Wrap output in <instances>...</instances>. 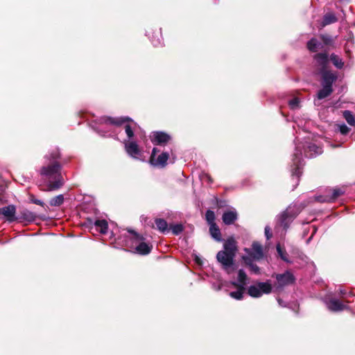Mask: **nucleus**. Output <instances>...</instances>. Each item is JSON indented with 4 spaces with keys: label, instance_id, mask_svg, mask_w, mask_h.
Masks as SVG:
<instances>
[{
    "label": "nucleus",
    "instance_id": "nucleus-1",
    "mask_svg": "<svg viewBox=\"0 0 355 355\" xmlns=\"http://www.w3.org/2000/svg\"><path fill=\"white\" fill-rule=\"evenodd\" d=\"M60 157L58 151L52 154V162L46 166H43L40 170V174L42 177L48 179L49 182L44 191H51L57 190L63 185V180L60 175L61 166L56 160Z\"/></svg>",
    "mask_w": 355,
    "mask_h": 355
},
{
    "label": "nucleus",
    "instance_id": "nucleus-2",
    "mask_svg": "<svg viewBox=\"0 0 355 355\" xmlns=\"http://www.w3.org/2000/svg\"><path fill=\"white\" fill-rule=\"evenodd\" d=\"M101 124L105 125L123 126L128 140H131L134 136V132L137 124L129 117H105L101 119Z\"/></svg>",
    "mask_w": 355,
    "mask_h": 355
},
{
    "label": "nucleus",
    "instance_id": "nucleus-3",
    "mask_svg": "<svg viewBox=\"0 0 355 355\" xmlns=\"http://www.w3.org/2000/svg\"><path fill=\"white\" fill-rule=\"evenodd\" d=\"M128 232L131 234L130 240L132 243L136 245L135 248V252L140 255H147L153 250V245L146 239L143 234H139L131 228L127 229Z\"/></svg>",
    "mask_w": 355,
    "mask_h": 355
},
{
    "label": "nucleus",
    "instance_id": "nucleus-4",
    "mask_svg": "<svg viewBox=\"0 0 355 355\" xmlns=\"http://www.w3.org/2000/svg\"><path fill=\"white\" fill-rule=\"evenodd\" d=\"M234 255L225 252L219 251L216 254L217 261L221 264L222 268L228 274L232 273L236 269L234 261Z\"/></svg>",
    "mask_w": 355,
    "mask_h": 355
},
{
    "label": "nucleus",
    "instance_id": "nucleus-5",
    "mask_svg": "<svg viewBox=\"0 0 355 355\" xmlns=\"http://www.w3.org/2000/svg\"><path fill=\"white\" fill-rule=\"evenodd\" d=\"M344 193L340 188L327 189L324 195L315 197V200L320 202H331Z\"/></svg>",
    "mask_w": 355,
    "mask_h": 355
},
{
    "label": "nucleus",
    "instance_id": "nucleus-6",
    "mask_svg": "<svg viewBox=\"0 0 355 355\" xmlns=\"http://www.w3.org/2000/svg\"><path fill=\"white\" fill-rule=\"evenodd\" d=\"M272 277H275L276 278L277 288H284L286 286L293 284L295 282V277L288 270H286L282 274L272 275Z\"/></svg>",
    "mask_w": 355,
    "mask_h": 355
},
{
    "label": "nucleus",
    "instance_id": "nucleus-7",
    "mask_svg": "<svg viewBox=\"0 0 355 355\" xmlns=\"http://www.w3.org/2000/svg\"><path fill=\"white\" fill-rule=\"evenodd\" d=\"M81 225L89 228L93 234L96 233L105 234L108 230V223H81Z\"/></svg>",
    "mask_w": 355,
    "mask_h": 355
},
{
    "label": "nucleus",
    "instance_id": "nucleus-8",
    "mask_svg": "<svg viewBox=\"0 0 355 355\" xmlns=\"http://www.w3.org/2000/svg\"><path fill=\"white\" fill-rule=\"evenodd\" d=\"M126 153L133 158H138L139 155L141 153V151L139 148V146L135 141L131 140H128L124 143Z\"/></svg>",
    "mask_w": 355,
    "mask_h": 355
},
{
    "label": "nucleus",
    "instance_id": "nucleus-9",
    "mask_svg": "<svg viewBox=\"0 0 355 355\" xmlns=\"http://www.w3.org/2000/svg\"><path fill=\"white\" fill-rule=\"evenodd\" d=\"M157 149L154 148L153 149L152 155L150 157V162L153 165L155 166H165L166 164V162L168 159V154L167 153H162L160 154L157 159H155V154H156Z\"/></svg>",
    "mask_w": 355,
    "mask_h": 355
},
{
    "label": "nucleus",
    "instance_id": "nucleus-10",
    "mask_svg": "<svg viewBox=\"0 0 355 355\" xmlns=\"http://www.w3.org/2000/svg\"><path fill=\"white\" fill-rule=\"evenodd\" d=\"M248 253L254 260H260L263 257L262 245L257 241L252 243L251 250Z\"/></svg>",
    "mask_w": 355,
    "mask_h": 355
},
{
    "label": "nucleus",
    "instance_id": "nucleus-11",
    "mask_svg": "<svg viewBox=\"0 0 355 355\" xmlns=\"http://www.w3.org/2000/svg\"><path fill=\"white\" fill-rule=\"evenodd\" d=\"M299 214L295 206H289L282 214L280 222H290Z\"/></svg>",
    "mask_w": 355,
    "mask_h": 355
},
{
    "label": "nucleus",
    "instance_id": "nucleus-12",
    "mask_svg": "<svg viewBox=\"0 0 355 355\" xmlns=\"http://www.w3.org/2000/svg\"><path fill=\"white\" fill-rule=\"evenodd\" d=\"M170 139V136L162 132H155L151 137L152 142L155 145L166 144Z\"/></svg>",
    "mask_w": 355,
    "mask_h": 355
},
{
    "label": "nucleus",
    "instance_id": "nucleus-13",
    "mask_svg": "<svg viewBox=\"0 0 355 355\" xmlns=\"http://www.w3.org/2000/svg\"><path fill=\"white\" fill-rule=\"evenodd\" d=\"M15 213L16 208L15 206L12 205L0 208V215H3L7 220L10 221L14 219Z\"/></svg>",
    "mask_w": 355,
    "mask_h": 355
},
{
    "label": "nucleus",
    "instance_id": "nucleus-14",
    "mask_svg": "<svg viewBox=\"0 0 355 355\" xmlns=\"http://www.w3.org/2000/svg\"><path fill=\"white\" fill-rule=\"evenodd\" d=\"M223 247L224 250H220V252H225L234 256L236 255V252L237 251V246L236 242L233 238L227 239V240L225 242Z\"/></svg>",
    "mask_w": 355,
    "mask_h": 355
},
{
    "label": "nucleus",
    "instance_id": "nucleus-15",
    "mask_svg": "<svg viewBox=\"0 0 355 355\" xmlns=\"http://www.w3.org/2000/svg\"><path fill=\"white\" fill-rule=\"evenodd\" d=\"M232 285L234 286L237 291H232L230 293V296L235 300H241L243 298V293L245 290V287L241 284H239L238 282H232Z\"/></svg>",
    "mask_w": 355,
    "mask_h": 355
},
{
    "label": "nucleus",
    "instance_id": "nucleus-16",
    "mask_svg": "<svg viewBox=\"0 0 355 355\" xmlns=\"http://www.w3.org/2000/svg\"><path fill=\"white\" fill-rule=\"evenodd\" d=\"M328 309L334 312L340 311L347 309V306L341 303L338 300L331 299L327 303Z\"/></svg>",
    "mask_w": 355,
    "mask_h": 355
},
{
    "label": "nucleus",
    "instance_id": "nucleus-17",
    "mask_svg": "<svg viewBox=\"0 0 355 355\" xmlns=\"http://www.w3.org/2000/svg\"><path fill=\"white\" fill-rule=\"evenodd\" d=\"M322 85H329V87L332 86L333 83L336 80V76L329 72V71H324L322 74Z\"/></svg>",
    "mask_w": 355,
    "mask_h": 355
},
{
    "label": "nucleus",
    "instance_id": "nucleus-18",
    "mask_svg": "<svg viewBox=\"0 0 355 355\" xmlns=\"http://www.w3.org/2000/svg\"><path fill=\"white\" fill-rule=\"evenodd\" d=\"M314 59L316 60L317 63L323 69H325L327 67V64L329 62V58L327 53H317L314 55Z\"/></svg>",
    "mask_w": 355,
    "mask_h": 355
},
{
    "label": "nucleus",
    "instance_id": "nucleus-19",
    "mask_svg": "<svg viewBox=\"0 0 355 355\" xmlns=\"http://www.w3.org/2000/svg\"><path fill=\"white\" fill-rule=\"evenodd\" d=\"M257 286L259 289V292L261 293V295L263 294H270L272 290V285L269 280L266 282H257Z\"/></svg>",
    "mask_w": 355,
    "mask_h": 355
},
{
    "label": "nucleus",
    "instance_id": "nucleus-20",
    "mask_svg": "<svg viewBox=\"0 0 355 355\" xmlns=\"http://www.w3.org/2000/svg\"><path fill=\"white\" fill-rule=\"evenodd\" d=\"M209 233L212 238L217 241H221V234L219 227L216 225V223H209Z\"/></svg>",
    "mask_w": 355,
    "mask_h": 355
},
{
    "label": "nucleus",
    "instance_id": "nucleus-21",
    "mask_svg": "<svg viewBox=\"0 0 355 355\" xmlns=\"http://www.w3.org/2000/svg\"><path fill=\"white\" fill-rule=\"evenodd\" d=\"M322 152L321 148L312 144L308 146L307 149L305 150V155L306 157H311L313 156L320 155Z\"/></svg>",
    "mask_w": 355,
    "mask_h": 355
},
{
    "label": "nucleus",
    "instance_id": "nucleus-22",
    "mask_svg": "<svg viewBox=\"0 0 355 355\" xmlns=\"http://www.w3.org/2000/svg\"><path fill=\"white\" fill-rule=\"evenodd\" d=\"M237 220V213L235 210H230L223 215V222H234Z\"/></svg>",
    "mask_w": 355,
    "mask_h": 355
},
{
    "label": "nucleus",
    "instance_id": "nucleus-23",
    "mask_svg": "<svg viewBox=\"0 0 355 355\" xmlns=\"http://www.w3.org/2000/svg\"><path fill=\"white\" fill-rule=\"evenodd\" d=\"M337 21L338 19L334 13H327L324 16L321 26L324 27L327 25L334 24Z\"/></svg>",
    "mask_w": 355,
    "mask_h": 355
},
{
    "label": "nucleus",
    "instance_id": "nucleus-24",
    "mask_svg": "<svg viewBox=\"0 0 355 355\" xmlns=\"http://www.w3.org/2000/svg\"><path fill=\"white\" fill-rule=\"evenodd\" d=\"M151 227L153 229H157L163 234H167L170 232L169 223H152Z\"/></svg>",
    "mask_w": 355,
    "mask_h": 355
},
{
    "label": "nucleus",
    "instance_id": "nucleus-25",
    "mask_svg": "<svg viewBox=\"0 0 355 355\" xmlns=\"http://www.w3.org/2000/svg\"><path fill=\"white\" fill-rule=\"evenodd\" d=\"M332 92L331 87L329 85H322V88L318 93V98L319 99H323L329 96Z\"/></svg>",
    "mask_w": 355,
    "mask_h": 355
},
{
    "label": "nucleus",
    "instance_id": "nucleus-26",
    "mask_svg": "<svg viewBox=\"0 0 355 355\" xmlns=\"http://www.w3.org/2000/svg\"><path fill=\"white\" fill-rule=\"evenodd\" d=\"M321 46L320 42H319L316 39L312 38L307 43V48L310 51L315 52L317 51Z\"/></svg>",
    "mask_w": 355,
    "mask_h": 355
},
{
    "label": "nucleus",
    "instance_id": "nucleus-27",
    "mask_svg": "<svg viewBox=\"0 0 355 355\" xmlns=\"http://www.w3.org/2000/svg\"><path fill=\"white\" fill-rule=\"evenodd\" d=\"M170 231L174 235H179L184 229L182 223H169Z\"/></svg>",
    "mask_w": 355,
    "mask_h": 355
},
{
    "label": "nucleus",
    "instance_id": "nucleus-28",
    "mask_svg": "<svg viewBox=\"0 0 355 355\" xmlns=\"http://www.w3.org/2000/svg\"><path fill=\"white\" fill-rule=\"evenodd\" d=\"M248 294L254 298L260 297L261 296V292H259V289L257 286V284L256 285H252L248 287Z\"/></svg>",
    "mask_w": 355,
    "mask_h": 355
},
{
    "label": "nucleus",
    "instance_id": "nucleus-29",
    "mask_svg": "<svg viewBox=\"0 0 355 355\" xmlns=\"http://www.w3.org/2000/svg\"><path fill=\"white\" fill-rule=\"evenodd\" d=\"M276 249H277V251L278 252V254L279 255V257H281V259L284 261L285 262H287V263H290V260L288 259V254L286 252V251L282 248L280 245L279 243H278L276 246Z\"/></svg>",
    "mask_w": 355,
    "mask_h": 355
},
{
    "label": "nucleus",
    "instance_id": "nucleus-30",
    "mask_svg": "<svg viewBox=\"0 0 355 355\" xmlns=\"http://www.w3.org/2000/svg\"><path fill=\"white\" fill-rule=\"evenodd\" d=\"M248 277L245 272L243 269H240L238 271V282L239 284L245 286L247 284Z\"/></svg>",
    "mask_w": 355,
    "mask_h": 355
},
{
    "label": "nucleus",
    "instance_id": "nucleus-31",
    "mask_svg": "<svg viewBox=\"0 0 355 355\" xmlns=\"http://www.w3.org/2000/svg\"><path fill=\"white\" fill-rule=\"evenodd\" d=\"M343 116L350 125H355V116L353 115L352 112L349 110L344 111Z\"/></svg>",
    "mask_w": 355,
    "mask_h": 355
},
{
    "label": "nucleus",
    "instance_id": "nucleus-32",
    "mask_svg": "<svg viewBox=\"0 0 355 355\" xmlns=\"http://www.w3.org/2000/svg\"><path fill=\"white\" fill-rule=\"evenodd\" d=\"M64 202V196L63 195L60 194L58 195L54 198H53L50 202L49 204L51 206L53 207H58L60 206Z\"/></svg>",
    "mask_w": 355,
    "mask_h": 355
},
{
    "label": "nucleus",
    "instance_id": "nucleus-33",
    "mask_svg": "<svg viewBox=\"0 0 355 355\" xmlns=\"http://www.w3.org/2000/svg\"><path fill=\"white\" fill-rule=\"evenodd\" d=\"M330 60H331L333 64L335 65V67H336L338 69H341L344 65L343 62L339 58V56H338L335 54L331 55Z\"/></svg>",
    "mask_w": 355,
    "mask_h": 355
},
{
    "label": "nucleus",
    "instance_id": "nucleus-34",
    "mask_svg": "<svg viewBox=\"0 0 355 355\" xmlns=\"http://www.w3.org/2000/svg\"><path fill=\"white\" fill-rule=\"evenodd\" d=\"M301 152H298V147L296 148V153L294 155L293 163L296 165V170L300 168V165L301 164ZM295 173L297 174V171H295Z\"/></svg>",
    "mask_w": 355,
    "mask_h": 355
},
{
    "label": "nucleus",
    "instance_id": "nucleus-35",
    "mask_svg": "<svg viewBox=\"0 0 355 355\" xmlns=\"http://www.w3.org/2000/svg\"><path fill=\"white\" fill-rule=\"evenodd\" d=\"M215 219V214L213 211L208 210L206 212V220L207 222H214Z\"/></svg>",
    "mask_w": 355,
    "mask_h": 355
},
{
    "label": "nucleus",
    "instance_id": "nucleus-36",
    "mask_svg": "<svg viewBox=\"0 0 355 355\" xmlns=\"http://www.w3.org/2000/svg\"><path fill=\"white\" fill-rule=\"evenodd\" d=\"M339 131L343 135H346L349 132V128L345 124H341L338 125Z\"/></svg>",
    "mask_w": 355,
    "mask_h": 355
},
{
    "label": "nucleus",
    "instance_id": "nucleus-37",
    "mask_svg": "<svg viewBox=\"0 0 355 355\" xmlns=\"http://www.w3.org/2000/svg\"><path fill=\"white\" fill-rule=\"evenodd\" d=\"M300 101L297 98H295L289 101V105L292 109H295L298 107Z\"/></svg>",
    "mask_w": 355,
    "mask_h": 355
},
{
    "label": "nucleus",
    "instance_id": "nucleus-38",
    "mask_svg": "<svg viewBox=\"0 0 355 355\" xmlns=\"http://www.w3.org/2000/svg\"><path fill=\"white\" fill-rule=\"evenodd\" d=\"M243 259L244 261L245 264L249 268L254 263L252 257H243Z\"/></svg>",
    "mask_w": 355,
    "mask_h": 355
},
{
    "label": "nucleus",
    "instance_id": "nucleus-39",
    "mask_svg": "<svg viewBox=\"0 0 355 355\" xmlns=\"http://www.w3.org/2000/svg\"><path fill=\"white\" fill-rule=\"evenodd\" d=\"M249 268L252 272L256 275L260 274V268L257 264L253 263Z\"/></svg>",
    "mask_w": 355,
    "mask_h": 355
},
{
    "label": "nucleus",
    "instance_id": "nucleus-40",
    "mask_svg": "<svg viewBox=\"0 0 355 355\" xmlns=\"http://www.w3.org/2000/svg\"><path fill=\"white\" fill-rule=\"evenodd\" d=\"M270 227L268 226H266L265 227V234L267 239H270L272 237V234L270 232Z\"/></svg>",
    "mask_w": 355,
    "mask_h": 355
},
{
    "label": "nucleus",
    "instance_id": "nucleus-41",
    "mask_svg": "<svg viewBox=\"0 0 355 355\" xmlns=\"http://www.w3.org/2000/svg\"><path fill=\"white\" fill-rule=\"evenodd\" d=\"M195 261L196 263H198V265H202V261L200 259V258H198V257H196L195 259Z\"/></svg>",
    "mask_w": 355,
    "mask_h": 355
},
{
    "label": "nucleus",
    "instance_id": "nucleus-42",
    "mask_svg": "<svg viewBox=\"0 0 355 355\" xmlns=\"http://www.w3.org/2000/svg\"><path fill=\"white\" fill-rule=\"evenodd\" d=\"M34 202L36 204V205H43L44 203L42 201H41L40 200H35L34 201Z\"/></svg>",
    "mask_w": 355,
    "mask_h": 355
},
{
    "label": "nucleus",
    "instance_id": "nucleus-43",
    "mask_svg": "<svg viewBox=\"0 0 355 355\" xmlns=\"http://www.w3.org/2000/svg\"><path fill=\"white\" fill-rule=\"evenodd\" d=\"M155 222H159V223H161V222H165L164 220L163 219H161V218H157L155 219Z\"/></svg>",
    "mask_w": 355,
    "mask_h": 355
},
{
    "label": "nucleus",
    "instance_id": "nucleus-44",
    "mask_svg": "<svg viewBox=\"0 0 355 355\" xmlns=\"http://www.w3.org/2000/svg\"><path fill=\"white\" fill-rule=\"evenodd\" d=\"M321 38L322 39V40H323L325 43H327V38H326V37H325V36L322 35V36L321 37Z\"/></svg>",
    "mask_w": 355,
    "mask_h": 355
},
{
    "label": "nucleus",
    "instance_id": "nucleus-45",
    "mask_svg": "<svg viewBox=\"0 0 355 355\" xmlns=\"http://www.w3.org/2000/svg\"><path fill=\"white\" fill-rule=\"evenodd\" d=\"M95 222L98 223V222H106V221L105 220H96Z\"/></svg>",
    "mask_w": 355,
    "mask_h": 355
},
{
    "label": "nucleus",
    "instance_id": "nucleus-46",
    "mask_svg": "<svg viewBox=\"0 0 355 355\" xmlns=\"http://www.w3.org/2000/svg\"><path fill=\"white\" fill-rule=\"evenodd\" d=\"M288 227V223H285L284 228L286 229V228H287Z\"/></svg>",
    "mask_w": 355,
    "mask_h": 355
},
{
    "label": "nucleus",
    "instance_id": "nucleus-47",
    "mask_svg": "<svg viewBox=\"0 0 355 355\" xmlns=\"http://www.w3.org/2000/svg\"><path fill=\"white\" fill-rule=\"evenodd\" d=\"M340 293H341L342 295H344L345 293H344V291H340Z\"/></svg>",
    "mask_w": 355,
    "mask_h": 355
}]
</instances>
